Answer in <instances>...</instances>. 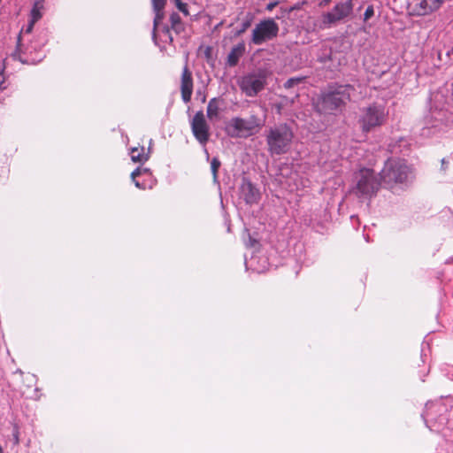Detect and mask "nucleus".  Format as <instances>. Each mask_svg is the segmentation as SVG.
<instances>
[{
	"label": "nucleus",
	"instance_id": "8",
	"mask_svg": "<svg viewBox=\"0 0 453 453\" xmlns=\"http://www.w3.org/2000/svg\"><path fill=\"white\" fill-rule=\"evenodd\" d=\"M434 1V5L430 4L427 0H394L395 8L400 12H406L409 15L421 16L428 14L438 7Z\"/></svg>",
	"mask_w": 453,
	"mask_h": 453
},
{
	"label": "nucleus",
	"instance_id": "4",
	"mask_svg": "<svg viewBox=\"0 0 453 453\" xmlns=\"http://www.w3.org/2000/svg\"><path fill=\"white\" fill-rule=\"evenodd\" d=\"M388 112L385 107L373 104L360 109L358 124L364 133H369L382 126L386 122Z\"/></svg>",
	"mask_w": 453,
	"mask_h": 453
},
{
	"label": "nucleus",
	"instance_id": "2",
	"mask_svg": "<svg viewBox=\"0 0 453 453\" xmlns=\"http://www.w3.org/2000/svg\"><path fill=\"white\" fill-rule=\"evenodd\" d=\"M265 120L255 114L248 119L232 118L226 127V132L231 137L248 138L257 134L264 126Z\"/></svg>",
	"mask_w": 453,
	"mask_h": 453
},
{
	"label": "nucleus",
	"instance_id": "22",
	"mask_svg": "<svg viewBox=\"0 0 453 453\" xmlns=\"http://www.w3.org/2000/svg\"><path fill=\"white\" fill-rule=\"evenodd\" d=\"M176 5V7L178 8V10L180 12H181L184 15H188V7H187V4L182 3L181 0H173Z\"/></svg>",
	"mask_w": 453,
	"mask_h": 453
},
{
	"label": "nucleus",
	"instance_id": "3",
	"mask_svg": "<svg viewBox=\"0 0 453 453\" xmlns=\"http://www.w3.org/2000/svg\"><path fill=\"white\" fill-rule=\"evenodd\" d=\"M352 89L349 85L330 87L321 95L318 103L319 111L326 113L340 108L350 99V90Z\"/></svg>",
	"mask_w": 453,
	"mask_h": 453
},
{
	"label": "nucleus",
	"instance_id": "12",
	"mask_svg": "<svg viewBox=\"0 0 453 453\" xmlns=\"http://www.w3.org/2000/svg\"><path fill=\"white\" fill-rule=\"evenodd\" d=\"M180 92L183 102L188 103L191 100L193 93V79L192 73L187 65H185L182 70Z\"/></svg>",
	"mask_w": 453,
	"mask_h": 453
},
{
	"label": "nucleus",
	"instance_id": "24",
	"mask_svg": "<svg viewBox=\"0 0 453 453\" xmlns=\"http://www.w3.org/2000/svg\"><path fill=\"white\" fill-rule=\"evenodd\" d=\"M303 81V78H300V77H297V78H290L288 79L285 84H284V87L286 88H290L292 87H294L295 85L300 83L301 81Z\"/></svg>",
	"mask_w": 453,
	"mask_h": 453
},
{
	"label": "nucleus",
	"instance_id": "18",
	"mask_svg": "<svg viewBox=\"0 0 453 453\" xmlns=\"http://www.w3.org/2000/svg\"><path fill=\"white\" fill-rule=\"evenodd\" d=\"M12 57L15 60H19L23 64H36L40 62L42 58V56L40 55L38 57L26 56L23 57L20 52L15 51L12 54Z\"/></svg>",
	"mask_w": 453,
	"mask_h": 453
},
{
	"label": "nucleus",
	"instance_id": "19",
	"mask_svg": "<svg viewBox=\"0 0 453 453\" xmlns=\"http://www.w3.org/2000/svg\"><path fill=\"white\" fill-rule=\"evenodd\" d=\"M441 123L433 124L431 127H426L422 129V135L428 137L434 134L437 131L441 130Z\"/></svg>",
	"mask_w": 453,
	"mask_h": 453
},
{
	"label": "nucleus",
	"instance_id": "11",
	"mask_svg": "<svg viewBox=\"0 0 453 453\" xmlns=\"http://www.w3.org/2000/svg\"><path fill=\"white\" fill-rule=\"evenodd\" d=\"M192 133L196 139L205 145L210 138V127L206 121L204 113L202 111H197L190 122Z\"/></svg>",
	"mask_w": 453,
	"mask_h": 453
},
{
	"label": "nucleus",
	"instance_id": "29",
	"mask_svg": "<svg viewBox=\"0 0 453 453\" xmlns=\"http://www.w3.org/2000/svg\"><path fill=\"white\" fill-rule=\"evenodd\" d=\"M142 173V169L140 167H137L132 173H131V179L133 181L135 180V178L139 176Z\"/></svg>",
	"mask_w": 453,
	"mask_h": 453
},
{
	"label": "nucleus",
	"instance_id": "20",
	"mask_svg": "<svg viewBox=\"0 0 453 453\" xmlns=\"http://www.w3.org/2000/svg\"><path fill=\"white\" fill-rule=\"evenodd\" d=\"M220 161L217 157H213L211 162V170L213 176L214 182L218 181V171L220 167Z\"/></svg>",
	"mask_w": 453,
	"mask_h": 453
},
{
	"label": "nucleus",
	"instance_id": "23",
	"mask_svg": "<svg viewBox=\"0 0 453 453\" xmlns=\"http://www.w3.org/2000/svg\"><path fill=\"white\" fill-rule=\"evenodd\" d=\"M155 12V18H154V30L157 29L159 22L163 19L164 14L163 10H154Z\"/></svg>",
	"mask_w": 453,
	"mask_h": 453
},
{
	"label": "nucleus",
	"instance_id": "17",
	"mask_svg": "<svg viewBox=\"0 0 453 453\" xmlns=\"http://www.w3.org/2000/svg\"><path fill=\"white\" fill-rule=\"evenodd\" d=\"M130 157L132 161L135 163H144L149 159V154L144 153V148H133L130 151Z\"/></svg>",
	"mask_w": 453,
	"mask_h": 453
},
{
	"label": "nucleus",
	"instance_id": "21",
	"mask_svg": "<svg viewBox=\"0 0 453 453\" xmlns=\"http://www.w3.org/2000/svg\"><path fill=\"white\" fill-rule=\"evenodd\" d=\"M172 27L177 30L180 27V18L179 14L173 13L170 17Z\"/></svg>",
	"mask_w": 453,
	"mask_h": 453
},
{
	"label": "nucleus",
	"instance_id": "13",
	"mask_svg": "<svg viewBox=\"0 0 453 453\" xmlns=\"http://www.w3.org/2000/svg\"><path fill=\"white\" fill-rule=\"evenodd\" d=\"M241 196L247 203H255L260 198L259 191L247 180H243L240 188Z\"/></svg>",
	"mask_w": 453,
	"mask_h": 453
},
{
	"label": "nucleus",
	"instance_id": "16",
	"mask_svg": "<svg viewBox=\"0 0 453 453\" xmlns=\"http://www.w3.org/2000/svg\"><path fill=\"white\" fill-rule=\"evenodd\" d=\"M43 1L44 0L35 1L33 8L30 12V19L33 22H37L42 17Z\"/></svg>",
	"mask_w": 453,
	"mask_h": 453
},
{
	"label": "nucleus",
	"instance_id": "6",
	"mask_svg": "<svg viewBox=\"0 0 453 453\" xmlns=\"http://www.w3.org/2000/svg\"><path fill=\"white\" fill-rule=\"evenodd\" d=\"M380 182L371 169H362L357 175V183L354 189L359 197H371L377 193Z\"/></svg>",
	"mask_w": 453,
	"mask_h": 453
},
{
	"label": "nucleus",
	"instance_id": "27",
	"mask_svg": "<svg viewBox=\"0 0 453 453\" xmlns=\"http://www.w3.org/2000/svg\"><path fill=\"white\" fill-rule=\"evenodd\" d=\"M251 25V19H249L242 23V27L239 31H237V35H240L241 34L244 33Z\"/></svg>",
	"mask_w": 453,
	"mask_h": 453
},
{
	"label": "nucleus",
	"instance_id": "32",
	"mask_svg": "<svg viewBox=\"0 0 453 453\" xmlns=\"http://www.w3.org/2000/svg\"><path fill=\"white\" fill-rule=\"evenodd\" d=\"M134 183L135 187H137L138 188H142V189L144 188V185H142L139 181L134 180Z\"/></svg>",
	"mask_w": 453,
	"mask_h": 453
},
{
	"label": "nucleus",
	"instance_id": "28",
	"mask_svg": "<svg viewBox=\"0 0 453 453\" xmlns=\"http://www.w3.org/2000/svg\"><path fill=\"white\" fill-rule=\"evenodd\" d=\"M6 88V86H5V76H4V70H2L0 72V89H4Z\"/></svg>",
	"mask_w": 453,
	"mask_h": 453
},
{
	"label": "nucleus",
	"instance_id": "30",
	"mask_svg": "<svg viewBox=\"0 0 453 453\" xmlns=\"http://www.w3.org/2000/svg\"><path fill=\"white\" fill-rule=\"evenodd\" d=\"M278 5V2H271L266 5V10L272 12Z\"/></svg>",
	"mask_w": 453,
	"mask_h": 453
},
{
	"label": "nucleus",
	"instance_id": "9",
	"mask_svg": "<svg viewBox=\"0 0 453 453\" xmlns=\"http://www.w3.org/2000/svg\"><path fill=\"white\" fill-rule=\"evenodd\" d=\"M279 25L273 19H267L256 25L252 31L251 41L255 45L273 40L278 35Z\"/></svg>",
	"mask_w": 453,
	"mask_h": 453
},
{
	"label": "nucleus",
	"instance_id": "15",
	"mask_svg": "<svg viewBox=\"0 0 453 453\" xmlns=\"http://www.w3.org/2000/svg\"><path fill=\"white\" fill-rule=\"evenodd\" d=\"M206 113L211 121L219 119L220 101L218 98H212L209 101Z\"/></svg>",
	"mask_w": 453,
	"mask_h": 453
},
{
	"label": "nucleus",
	"instance_id": "5",
	"mask_svg": "<svg viewBox=\"0 0 453 453\" xmlns=\"http://www.w3.org/2000/svg\"><path fill=\"white\" fill-rule=\"evenodd\" d=\"M409 168L404 160L388 159L380 172L382 182L388 188L395 184L403 183L408 178Z\"/></svg>",
	"mask_w": 453,
	"mask_h": 453
},
{
	"label": "nucleus",
	"instance_id": "1",
	"mask_svg": "<svg viewBox=\"0 0 453 453\" xmlns=\"http://www.w3.org/2000/svg\"><path fill=\"white\" fill-rule=\"evenodd\" d=\"M294 133L286 123L271 127L265 132L267 151L270 155H282L287 153L292 144Z\"/></svg>",
	"mask_w": 453,
	"mask_h": 453
},
{
	"label": "nucleus",
	"instance_id": "25",
	"mask_svg": "<svg viewBox=\"0 0 453 453\" xmlns=\"http://www.w3.org/2000/svg\"><path fill=\"white\" fill-rule=\"evenodd\" d=\"M153 10H164L166 0H151Z\"/></svg>",
	"mask_w": 453,
	"mask_h": 453
},
{
	"label": "nucleus",
	"instance_id": "7",
	"mask_svg": "<svg viewBox=\"0 0 453 453\" xmlns=\"http://www.w3.org/2000/svg\"><path fill=\"white\" fill-rule=\"evenodd\" d=\"M265 72L259 70L241 77L238 85L247 96L253 97L265 88Z\"/></svg>",
	"mask_w": 453,
	"mask_h": 453
},
{
	"label": "nucleus",
	"instance_id": "33",
	"mask_svg": "<svg viewBox=\"0 0 453 453\" xmlns=\"http://www.w3.org/2000/svg\"><path fill=\"white\" fill-rule=\"evenodd\" d=\"M0 453H3V449L1 446H0Z\"/></svg>",
	"mask_w": 453,
	"mask_h": 453
},
{
	"label": "nucleus",
	"instance_id": "26",
	"mask_svg": "<svg viewBox=\"0 0 453 453\" xmlns=\"http://www.w3.org/2000/svg\"><path fill=\"white\" fill-rule=\"evenodd\" d=\"M373 16H374V8L372 5H369L364 13V20L367 21Z\"/></svg>",
	"mask_w": 453,
	"mask_h": 453
},
{
	"label": "nucleus",
	"instance_id": "14",
	"mask_svg": "<svg viewBox=\"0 0 453 453\" xmlns=\"http://www.w3.org/2000/svg\"><path fill=\"white\" fill-rule=\"evenodd\" d=\"M244 52L245 45L242 42L238 43L237 45L233 47L227 56V65L229 66H235L238 64L240 58L244 54Z\"/></svg>",
	"mask_w": 453,
	"mask_h": 453
},
{
	"label": "nucleus",
	"instance_id": "31",
	"mask_svg": "<svg viewBox=\"0 0 453 453\" xmlns=\"http://www.w3.org/2000/svg\"><path fill=\"white\" fill-rule=\"evenodd\" d=\"M36 22H33L31 19L29 20V23L27 25V27L26 29L27 33H30L33 30V27Z\"/></svg>",
	"mask_w": 453,
	"mask_h": 453
},
{
	"label": "nucleus",
	"instance_id": "10",
	"mask_svg": "<svg viewBox=\"0 0 453 453\" xmlns=\"http://www.w3.org/2000/svg\"><path fill=\"white\" fill-rule=\"evenodd\" d=\"M352 10L353 5L350 0L338 3L330 12L322 14L321 23L325 27H331L348 18Z\"/></svg>",
	"mask_w": 453,
	"mask_h": 453
}]
</instances>
